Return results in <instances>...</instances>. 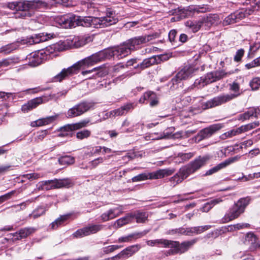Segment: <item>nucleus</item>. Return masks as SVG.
I'll return each mask as SVG.
<instances>
[{
	"label": "nucleus",
	"instance_id": "f257e3e1",
	"mask_svg": "<svg viewBox=\"0 0 260 260\" xmlns=\"http://www.w3.org/2000/svg\"><path fill=\"white\" fill-rule=\"evenodd\" d=\"M131 51V48L125 41L119 46L100 51L78 61L68 68L63 69L53 77V80L54 82H61L73 75L77 74L83 67L92 66L98 62L110 59L112 57L122 58L130 54Z\"/></svg>",
	"mask_w": 260,
	"mask_h": 260
},
{
	"label": "nucleus",
	"instance_id": "f03ea898",
	"mask_svg": "<svg viewBox=\"0 0 260 260\" xmlns=\"http://www.w3.org/2000/svg\"><path fill=\"white\" fill-rule=\"evenodd\" d=\"M46 6V3L40 0L20 1L7 4V7L9 9L20 12L17 14L16 17L21 18L31 17L34 15V10L44 8Z\"/></svg>",
	"mask_w": 260,
	"mask_h": 260
},
{
	"label": "nucleus",
	"instance_id": "7ed1b4c3",
	"mask_svg": "<svg viewBox=\"0 0 260 260\" xmlns=\"http://www.w3.org/2000/svg\"><path fill=\"white\" fill-rule=\"evenodd\" d=\"M117 21L118 19L115 17V13L109 11L105 16L101 17L76 16L75 23H77V26L103 28L114 24Z\"/></svg>",
	"mask_w": 260,
	"mask_h": 260
},
{
	"label": "nucleus",
	"instance_id": "20e7f679",
	"mask_svg": "<svg viewBox=\"0 0 260 260\" xmlns=\"http://www.w3.org/2000/svg\"><path fill=\"white\" fill-rule=\"evenodd\" d=\"M230 90L233 91V93L222 94L216 96L212 99L202 104V109L206 110L217 106H220L232 100L237 98L241 94L239 84L237 82H233L229 84Z\"/></svg>",
	"mask_w": 260,
	"mask_h": 260
},
{
	"label": "nucleus",
	"instance_id": "39448f33",
	"mask_svg": "<svg viewBox=\"0 0 260 260\" xmlns=\"http://www.w3.org/2000/svg\"><path fill=\"white\" fill-rule=\"evenodd\" d=\"M250 203L248 198H241L231 208L224 217L225 222L231 221L238 218L244 213L246 207Z\"/></svg>",
	"mask_w": 260,
	"mask_h": 260
},
{
	"label": "nucleus",
	"instance_id": "423d86ee",
	"mask_svg": "<svg viewBox=\"0 0 260 260\" xmlns=\"http://www.w3.org/2000/svg\"><path fill=\"white\" fill-rule=\"evenodd\" d=\"M210 158V157L209 155H205L203 156H199L186 166L182 167L183 171L185 172L186 174L189 176L190 174L194 173L205 166Z\"/></svg>",
	"mask_w": 260,
	"mask_h": 260
},
{
	"label": "nucleus",
	"instance_id": "0eeeda50",
	"mask_svg": "<svg viewBox=\"0 0 260 260\" xmlns=\"http://www.w3.org/2000/svg\"><path fill=\"white\" fill-rule=\"evenodd\" d=\"M89 120H84L79 122L68 124L60 127L58 132L60 133L58 136L60 137H72L74 135V131L83 128L87 126Z\"/></svg>",
	"mask_w": 260,
	"mask_h": 260
},
{
	"label": "nucleus",
	"instance_id": "6e6552de",
	"mask_svg": "<svg viewBox=\"0 0 260 260\" xmlns=\"http://www.w3.org/2000/svg\"><path fill=\"white\" fill-rule=\"evenodd\" d=\"M94 106V103L92 102H81L69 109L67 112V116L68 118H72L80 116L90 109H93Z\"/></svg>",
	"mask_w": 260,
	"mask_h": 260
},
{
	"label": "nucleus",
	"instance_id": "1a4fd4ad",
	"mask_svg": "<svg viewBox=\"0 0 260 260\" xmlns=\"http://www.w3.org/2000/svg\"><path fill=\"white\" fill-rule=\"evenodd\" d=\"M158 37L159 35L157 33H154L151 35L133 38L127 40L126 42L129 47L131 48V50L133 51L139 48L141 45L151 41Z\"/></svg>",
	"mask_w": 260,
	"mask_h": 260
},
{
	"label": "nucleus",
	"instance_id": "9d476101",
	"mask_svg": "<svg viewBox=\"0 0 260 260\" xmlns=\"http://www.w3.org/2000/svg\"><path fill=\"white\" fill-rule=\"evenodd\" d=\"M231 74V73L225 72L223 70L216 71L215 72H210L208 73L204 78H201L200 81L198 82V84H200L202 82V86H204L205 85L211 83L223 78H224ZM195 84H198L197 80H196Z\"/></svg>",
	"mask_w": 260,
	"mask_h": 260
},
{
	"label": "nucleus",
	"instance_id": "9b49d317",
	"mask_svg": "<svg viewBox=\"0 0 260 260\" xmlns=\"http://www.w3.org/2000/svg\"><path fill=\"white\" fill-rule=\"evenodd\" d=\"M222 127L223 125L221 123L211 125L200 131L196 137V140L200 142L204 139L209 138Z\"/></svg>",
	"mask_w": 260,
	"mask_h": 260
},
{
	"label": "nucleus",
	"instance_id": "f8f14e48",
	"mask_svg": "<svg viewBox=\"0 0 260 260\" xmlns=\"http://www.w3.org/2000/svg\"><path fill=\"white\" fill-rule=\"evenodd\" d=\"M102 228V225L90 224L86 227L78 230L73 234V236L76 238L87 236L101 231Z\"/></svg>",
	"mask_w": 260,
	"mask_h": 260
},
{
	"label": "nucleus",
	"instance_id": "ddd939ff",
	"mask_svg": "<svg viewBox=\"0 0 260 260\" xmlns=\"http://www.w3.org/2000/svg\"><path fill=\"white\" fill-rule=\"evenodd\" d=\"M76 16L73 14H67L56 18V22L64 28H72L77 26L75 23Z\"/></svg>",
	"mask_w": 260,
	"mask_h": 260
},
{
	"label": "nucleus",
	"instance_id": "4468645a",
	"mask_svg": "<svg viewBox=\"0 0 260 260\" xmlns=\"http://www.w3.org/2000/svg\"><path fill=\"white\" fill-rule=\"evenodd\" d=\"M198 239L194 238L189 241H186L180 243L178 241L171 240L170 247L177 248L178 253L182 254L187 251L197 241Z\"/></svg>",
	"mask_w": 260,
	"mask_h": 260
},
{
	"label": "nucleus",
	"instance_id": "2eb2a0df",
	"mask_svg": "<svg viewBox=\"0 0 260 260\" xmlns=\"http://www.w3.org/2000/svg\"><path fill=\"white\" fill-rule=\"evenodd\" d=\"M63 186L62 181L57 180H50L39 182L37 184V189L41 190H50L54 188H58Z\"/></svg>",
	"mask_w": 260,
	"mask_h": 260
},
{
	"label": "nucleus",
	"instance_id": "dca6fc26",
	"mask_svg": "<svg viewBox=\"0 0 260 260\" xmlns=\"http://www.w3.org/2000/svg\"><path fill=\"white\" fill-rule=\"evenodd\" d=\"M198 70L191 66H186L182 69L176 75L173 80L176 82L186 79L193 76V74Z\"/></svg>",
	"mask_w": 260,
	"mask_h": 260
},
{
	"label": "nucleus",
	"instance_id": "f3484780",
	"mask_svg": "<svg viewBox=\"0 0 260 260\" xmlns=\"http://www.w3.org/2000/svg\"><path fill=\"white\" fill-rule=\"evenodd\" d=\"M240 157L239 156L237 155L234 157H230L226 159L224 161L221 162V163L218 164L217 166L207 171L206 173L205 174V175L209 176L217 172L221 169H223L227 167L228 166L230 165V164L238 160Z\"/></svg>",
	"mask_w": 260,
	"mask_h": 260
},
{
	"label": "nucleus",
	"instance_id": "a211bd4d",
	"mask_svg": "<svg viewBox=\"0 0 260 260\" xmlns=\"http://www.w3.org/2000/svg\"><path fill=\"white\" fill-rule=\"evenodd\" d=\"M134 108L132 103H127L119 108L110 111L107 113L106 115L109 118H114L126 114L129 111Z\"/></svg>",
	"mask_w": 260,
	"mask_h": 260
},
{
	"label": "nucleus",
	"instance_id": "6ab92c4d",
	"mask_svg": "<svg viewBox=\"0 0 260 260\" xmlns=\"http://www.w3.org/2000/svg\"><path fill=\"white\" fill-rule=\"evenodd\" d=\"M46 97L45 96L38 97L29 101L27 103L22 105L21 110L24 112H28L29 111L37 108L39 105L43 103Z\"/></svg>",
	"mask_w": 260,
	"mask_h": 260
},
{
	"label": "nucleus",
	"instance_id": "aec40b11",
	"mask_svg": "<svg viewBox=\"0 0 260 260\" xmlns=\"http://www.w3.org/2000/svg\"><path fill=\"white\" fill-rule=\"evenodd\" d=\"M141 248V245L138 244L129 246L126 247L119 253H118L120 259L128 258L132 256L135 253L139 251Z\"/></svg>",
	"mask_w": 260,
	"mask_h": 260
},
{
	"label": "nucleus",
	"instance_id": "412c9836",
	"mask_svg": "<svg viewBox=\"0 0 260 260\" xmlns=\"http://www.w3.org/2000/svg\"><path fill=\"white\" fill-rule=\"evenodd\" d=\"M246 17L245 14L243 12H236L226 17L222 21L224 26H227L238 22Z\"/></svg>",
	"mask_w": 260,
	"mask_h": 260
},
{
	"label": "nucleus",
	"instance_id": "4be33fe9",
	"mask_svg": "<svg viewBox=\"0 0 260 260\" xmlns=\"http://www.w3.org/2000/svg\"><path fill=\"white\" fill-rule=\"evenodd\" d=\"M245 243L249 246L251 250H254L257 248L260 249V242L253 233L249 232L246 234Z\"/></svg>",
	"mask_w": 260,
	"mask_h": 260
},
{
	"label": "nucleus",
	"instance_id": "5701e85b",
	"mask_svg": "<svg viewBox=\"0 0 260 260\" xmlns=\"http://www.w3.org/2000/svg\"><path fill=\"white\" fill-rule=\"evenodd\" d=\"M145 101L149 102V105L151 107L157 106L159 102L156 94L150 91L145 92L143 96L139 100L140 103H144Z\"/></svg>",
	"mask_w": 260,
	"mask_h": 260
},
{
	"label": "nucleus",
	"instance_id": "b1692460",
	"mask_svg": "<svg viewBox=\"0 0 260 260\" xmlns=\"http://www.w3.org/2000/svg\"><path fill=\"white\" fill-rule=\"evenodd\" d=\"M208 8L204 6H191L188 7L187 9L181 10V14H182V17H187L190 15L192 12L205 13L207 11Z\"/></svg>",
	"mask_w": 260,
	"mask_h": 260
},
{
	"label": "nucleus",
	"instance_id": "393cba45",
	"mask_svg": "<svg viewBox=\"0 0 260 260\" xmlns=\"http://www.w3.org/2000/svg\"><path fill=\"white\" fill-rule=\"evenodd\" d=\"M245 4L248 6L244 13L246 16L260 10V0H246Z\"/></svg>",
	"mask_w": 260,
	"mask_h": 260
},
{
	"label": "nucleus",
	"instance_id": "a878e982",
	"mask_svg": "<svg viewBox=\"0 0 260 260\" xmlns=\"http://www.w3.org/2000/svg\"><path fill=\"white\" fill-rule=\"evenodd\" d=\"M36 229L32 227H27L20 229L18 232L13 234L15 240H19L25 238L34 233Z\"/></svg>",
	"mask_w": 260,
	"mask_h": 260
},
{
	"label": "nucleus",
	"instance_id": "bb28decb",
	"mask_svg": "<svg viewBox=\"0 0 260 260\" xmlns=\"http://www.w3.org/2000/svg\"><path fill=\"white\" fill-rule=\"evenodd\" d=\"M188 176L186 174L185 172L183 171V169L181 168L179 169L177 173L169 179V181L171 185L174 187L178 184L181 183Z\"/></svg>",
	"mask_w": 260,
	"mask_h": 260
},
{
	"label": "nucleus",
	"instance_id": "cd10ccee",
	"mask_svg": "<svg viewBox=\"0 0 260 260\" xmlns=\"http://www.w3.org/2000/svg\"><path fill=\"white\" fill-rule=\"evenodd\" d=\"M147 231H144L141 232L132 233L125 236L120 237L118 239L117 242H130L132 241V239H137L138 238H140L143 236H145L147 233Z\"/></svg>",
	"mask_w": 260,
	"mask_h": 260
},
{
	"label": "nucleus",
	"instance_id": "c85d7f7f",
	"mask_svg": "<svg viewBox=\"0 0 260 260\" xmlns=\"http://www.w3.org/2000/svg\"><path fill=\"white\" fill-rule=\"evenodd\" d=\"M200 20L202 25L205 24L206 26L209 27L213 24L217 23L218 22L219 18L217 15L210 14L204 16Z\"/></svg>",
	"mask_w": 260,
	"mask_h": 260
},
{
	"label": "nucleus",
	"instance_id": "c756f323",
	"mask_svg": "<svg viewBox=\"0 0 260 260\" xmlns=\"http://www.w3.org/2000/svg\"><path fill=\"white\" fill-rule=\"evenodd\" d=\"M175 171L173 168H166L159 169L155 172H153V179L162 178L173 174Z\"/></svg>",
	"mask_w": 260,
	"mask_h": 260
},
{
	"label": "nucleus",
	"instance_id": "7c9ffc66",
	"mask_svg": "<svg viewBox=\"0 0 260 260\" xmlns=\"http://www.w3.org/2000/svg\"><path fill=\"white\" fill-rule=\"evenodd\" d=\"M55 116H48L43 118H40L31 123V126H41L43 125H48L52 123L56 119Z\"/></svg>",
	"mask_w": 260,
	"mask_h": 260
},
{
	"label": "nucleus",
	"instance_id": "2f4dec72",
	"mask_svg": "<svg viewBox=\"0 0 260 260\" xmlns=\"http://www.w3.org/2000/svg\"><path fill=\"white\" fill-rule=\"evenodd\" d=\"M42 53L35 52L29 55V64L32 67H37L42 63L43 59L41 57Z\"/></svg>",
	"mask_w": 260,
	"mask_h": 260
},
{
	"label": "nucleus",
	"instance_id": "473e14b6",
	"mask_svg": "<svg viewBox=\"0 0 260 260\" xmlns=\"http://www.w3.org/2000/svg\"><path fill=\"white\" fill-rule=\"evenodd\" d=\"M171 240L164 239H159L155 240H150L146 241L147 245L150 246H159L161 245L164 247L167 248L170 247Z\"/></svg>",
	"mask_w": 260,
	"mask_h": 260
},
{
	"label": "nucleus",
	"instance_id": "72a5a7b5",
	"mask_svg": "<svg viewBox=\"0 0 260 260\" xmlns=\"http://www.w3.org/2000/svg\"><path fill=\"white\" fill-rule=\"evenodd\" d=\"M133 222V213L127 214L124 217L117 219L115 223V225L117 228H120L126 224Z\"/></svg>",
	"mask_w": 260,
	"mask_h": 260
},
{
	"label": "nucleus",
	"instance_id": "f704fd0d",
	"mask_svg": "<svg viewBox=\"0 0 260 260\" xmlns=\"http://www.w3.org/2000/svg\"><path fill=\"white\" fill-rule=\"evenodd\" d=\"M185 25L193 32H197L202 26L200 19L196 21L188 20L185 23Z\"/></svg>",
	"mask_w": 260,
	"mask_h": 260
},
{
	"label": "nucleus",
	"instance_id": "c9c22d12",
	"mask_svg": "<svg viewBox=\"0 0 260 260\" xmlns=\"http://www.w3.org/2000/svg\"><path fill=\"white\" fill-rule=\"evenodd\" d=\"M148 179H153V172H145L132 178L133 182L144 181Z\"/></svg>",
	"mask_w": 260,
	"mask_h": 260
},
{
	"label": "nucleus",
	"instance_id": "e433bc0d",
	"mask_svg": "<svg viewBox=\"0 0 260 260\" xmlns=\"http://www.w3.org/2000/svg\"><path fill=\"white\" fill-rule=\"evenodd\" d=\"M19 62V58L18 57H9L0 60L1 68L7 67L14 66Z\"/></svg>",
	"mask_w": 260,
	"mask_h": 260
},
{
	"label": "nucleus",
	"instance_id": "4c0bfd02",
	"mask_svg": "<svg viewBox=\"0 0 260 260\" xmlns=\"http://www.w3.org/2000/svg\"><path fill=\"white\" fill-rule=\"evenodd\" d=\"M135 218L137 223H145L148 218V214L146 212H138L133 213V220Z\"/></svg>",
	"mask_w": 260,
	"mask_h": 260
},
{
	"label": "nucleus",
	"instance_id": "58836bf2",
	"mask_svg": "<svg viewBox=\"0 0 260 260\" xmlns=\"http://www.w3.org/2000/svg\"><path fill=\"white\" fill-rule=\"evenodd\" d=\"M222 200L220 198H217L213 199L209 202L205 204L202 208L203 212H208L214 206L221 203Z\"/></svg>",
	"mask_w": 260,
	"mask_h": 260
},
{
	"label": "nucleus",
	"instance_id": "ea45409f",
	"mask_svg": "<svg viewBox=\"0 0 260 260\" xmlns=\"http://www.w3.org/2000/svg\"><path fill=\"white\" fill-rule=\"evenodd\" d=\"M118 215L113 208L109 209L107 212L104 213L101 215V219L103 221H107L113 219Z\"/></svg>",
	"mask_w": 260,
	"mask_h": 260
},
{
	"label": "nucleus",
	"instance_id": "a19ab883",
	"mask_svg": "<svg viewBox=\"0 0 260 260\" xmlns=\"http://www.w3.org/2000/svg\"><path fill=\"white\" fill-rule=\"evenodd\" d=\"M211 228V225H207L204 226H198L194 227H190L191 236L193 234H200L204 232V231L208 230Z\"/></svg>",
	"mask_w": 260,
	"mask_h": 260
},
{
	"label": "nucleus",
	"instance_id": "79ce46f5",
	"mask_svg": "<svg viewBox=\"0 0 260 260\" xmlns=\"http://www.w3.org/2000/svg\"><path fill=\"white\" fill-rule=\"evenodd\" d=\"M45 212V208L42 206H39L35 209L33 212L29 215V217H32L34 219H36L41 215L44 214Z\"/></svg>",
	"mask_w": 260,
	"mask_h": 260
},
{
	"label": "nucleus",
	"instance_id": "37998d69",
	"mask_svg": "<svg viewBox=\"0 0 260 260\" xmlns=\"http://www.w3.org/2000/svg\"><path fill=\"white\" fill-rule=\"evenodd\" d=\"M68 218V216L67 215L60 216L50 224V227L52 229H55L57 228L60 225L62 224L66 220H67Z\"/></svg>",
	"mask_w": 260,
	"mask_h": 260
},
{
	"label": "nucleus",
	"instance_id": "c03bdc74",
	"mask_svg": "<svg viewBox=\"0 0 260 260\" xmlns=\"http://www.w3.org/2000/svg\"><path fill=\"white\" fill-rule=\"evenodd\" d=\"M58 162L61 165H72L74 163V158L71 156L66 155L60 157L58 160Z\"/></svg>",
	"mask_w": 260,
	"mask_h": 260
},
{
	"label": "nucleus",
	"instance_id": "a18cd8bd",
	"mask_svg": "<svg viewBox=\"0 0 260 260\" xmlns=\"http://www.w3.org/2000/svg\"><path fill=\"white\" fill-rule=\"evenodd\" d=\"M157 63L156 58L154 55L151 57L144 59L141 63L140 66L141 68L145 69Z\"/></svg>",
	"mask_w": 260,
	"mask_h": 260
},
{
	"label": "nucleus",
	"instance_id": "49530a36",
	"mask_svg": "<svg viewBox=\"0 0 260 260\" xmlns=\"http://www.w3.org/2000/svg\"><path fill=\"white\" fill-rule=\"evenodd\" d=\"M16 45L14 44H10L2 47L0 48V52L5 54L11 53L16 49Z\"/></svg>",
	"mask_w": 260,
	"mask_h": 260
},
{
	"label": "nucleus",
	"instance_id": "de8ad7c7",
	"mask_svg": "<svg viewBox=\"0 0 260 260\" xmlns=\"http://www.w3.org/2000/svg\"><path fill=\"white\" fill-rule=\"evenodd\" d=\"M121 245H112L105 247L102 248V251L103 254H108L113 251L121 248Z\"/></svg>",
	"mask_w": 260,
	"mask_h": 260
},
{
	"label": "nucleus",
	"instance_id": "09e8293b",
	"mask_svg": "<svg viewBox=\"0 0 260 260\" xmlns=\"http://www.w3.org/2000/svg\"><path fill=\"white\" fill-rule=\"evenodd\" d=\"M91 135V132L88 129H84L78 132L76 134V137L79 140L88 138Z\"/></svg>",
	"mask_w": 260,
	"mask_h": 260
},
{
	"label": "nucleus",
	"instance_id": "8fccbe9b",
	"mask_svg": "<svg viewBox=\"0 0 260 260\" xmlns=\"http://www.w3.org/2000/svg\"><path fill=\"white\" fill-rule=\"evenodd\" d=\"M253 112H252L251 109H249L247 111L243 114L239 115L238 119L240 120L244 121L249 119L250 117L253 116Z\"/></svg>",
	"mask_w": 260,
	"mask_h": 260
},
{
	"label": "nucleus",
	"instance_id": "3c124183",
	"mask_svg": "<svg viewBox=\"0 0 260 260\" xmlns=\"http://www.w3.org/2000/svg\"><path fill=\"white\" fill-rule=\"evenodd\" d=\"M260 48V42H255L251 45L249 47L248 56L254 54Z\"/></svg>",
	"mask_w": 260,
	"mask_h": 260
},
{
	"label": "nucleus",
	"instance_id": "603ef678",
	"mask_svg": "<svg viewBox=\"0 0 260 260\" xmlns=\"http://www.w3.org/2000/svg\"><path fill=\"white\" fill-rule=\"evenodd\" d=\"M250 86L253 90L258 89L260 86V79L258 78H253L250 82Z\"/></svg>",
	"mask_w": 260,
	"mask_h": 260
},
{
	"label": "nucleus",
	"instance_id": "864d4df0",
	"mask_svg": "<svg viewBox=\"0 0 260 260\" xmlns=\"http://www.w3.org/2000/svg\"><path fill=\"white\" fill-rule=\"evenodd\" d=\"M241 133L239 128L231 130L223 135V137L225 136L226 138H231L233 136L239 135Z\"/></svg>",
	"mask_w": 260,
	"mask_h": 260
},
{
	"label": "nucleus",
	"instance_id": "5fc2aeb1",
	"mask_svg": "<svg viewBox=\"0 0 260 260\" xmlns=\"http://www.w3.org/2000/svg\"><path fill=\"white\" fill-rule=\"evenodd\" d=\"M154 56L155 58H156V63L159 64L161 62L168 60L170 56L167 54H165L154 55Z\"/></svg>",
	"mask_w": 260,
	"mask_h": 260
},
{
	"label": "nucleus",
	"instance_id": "6e6d98bb",
	"mask_svg": "<svg viewBox=\"0 0 260 260\" xmlns=\"http://www.w3.org/2000/svg\"><path fill=\"white\" fill-rule=\"evenodd\" d=\"M245 51L243 49H240L236 52V54L234 57V60L236 62L241 61L242 57L244 54Z\"/></svg>",
	"mask_w": 260,
	"mask_h": 260
},
{
	"label": "nucleus",
	"instance_id": "4d7b16f0",
	"mask_svg": "<svg viewBox=\"0 0 260 260\" xmlns=\"http://www.w3.org/2000/svg\"><path fill=\"white\" fill-rule=\"evenodd\" d=\"M47 135V131H41L38 132L37 136L35 137V141L39 143L42 141Z\"/></svg>",
	"mask_w": 260,
	"mask_h": 260
},
{
	"label": "nucleus",
	"instance_id": "13d9d810",
	"mask_svg": "<svg viewBox=\"0 0 260 260\" xmlns=\"http://www.w3.org/2000/svg\"><path fill=\"white\" fill-rule=\"evenodd\" d=\"M15 192V190H12L4 195L0 196V204L10 199Z\"/></svg>",
	"mask_w": 260,
	"mask_h": 260
},
{
	"label": "nucleus",
	"instance_id": "bf43d9fd",
	"mask_svg": "<svg viewBox=\"0 0 260 260\" xmlns=\"http://www.w3.org/2000/svg\"><path fill=\"white\" fill-rule=\"evenodd\" d=\"M178 233L180 235H184L186 236H191V231H190V228H178Z\"/></svg>",
	"mask_w": 260,
	"mask_h": 260
},
{
	"label": "nucleus",
	"instance_id": "052dcab7",
	"mask_svg": "<svg viewBox=\"0 0 260 260\" xmlns=\"http://www.w3.org/2000/svg\"><path fill=\"white\" fill-rule=\"evenodd\" d=\"M133 75H134V73L132 72H126L125 74H123V75L119 76L117 77V78H115L113 81L115 82H117V81H121L123 79H125L126 77H130L132 76Z\"/></svg>",
	"mask_w": 260,
	"mask_h": 260
},
{
	"label": "nucleus",
	"instance_id": "680f3d73",
	"mask_svg": "<svg viewBox=\"0 0 260 260\" xmlns=\"http://www.w3.org/2000/svg\"><path fill=\"white\" fill-rule=\"evenodd\" d=\"M53 34L51 35V34H46V35L45 36L44 35V34H39V41H36L35 42V43H38L40 42H44V41H47L48 39H50L51 38L53 37Z\"/></svg>",
	"mask_w": 260,
	"mask_h": 260
},
{
	"label": "nucleus",
	"instance_id": "e2e57ef3",
	"mask_svg": "<svg viewBox=\"0 0 260 260\" xmlns=\"http://www.w3.org/2000/svg\"><path fill=\"white\" fill-rule=\"evenodd\" d=\"M260 66L259 62H258L257 58L254 59L250 63H247L245 65V67L247 69H250L252 68Z\"/></svg>",
	"mask_w": 260,
	"mask_h": 260
},
{
	"label": "nucleus",
	"instance_id": "0e129e2a",
	"mask_svg": "<svg viewBox=\"0 0 260 260\" xmlns=\"http://www.w3.org/2000/svg\"><path fill=\"white\" fill-rule=\"evenodd\" d=\"M104 161V158L102 157H98L90 162V164L92 168H95L98 165L102 163Z\"/></svg>",
	"mask_w": 260,
	"mask_h": 260
},
{
	"label": "nucleus",
	"instance_id": "69168bd1",
	"mask_svg": "<svg viewBox=\"0 0 260 260\" xmlns=\"http://www.w3.org/2000/svg\"><path fill=\"white\" fill-rule=\"evenodd\" d=\"M13 95L12 92H6L4 91H0V99L2 101L7 100L8 99L10 98Z\"/></svg>",
	"mask_w": 260,
	"mask_h": 260
},
{
	"label": "nucleus",
	"instance_id": "338daca9",
	"mask_svg": "<svg viewBox=\"0 0 260 260\" xmlns=\"http://www.w3.org/2000/svg\"><path fill=\"white\" fill-rule=\"evenodd\" d=\"M176 35H177V31L174 29H172V30H170V31L169 32V35H168V37H169V39L170 41L172 43L175 42V38H176Z\"/></svg>",
	"mask_w": 260,
	"mask_h": 260
},
{
	"label": "nucleus",
	"instance_id": "774afa93",
	"mask_svg": "<svg viewBox=\"0 0 260 260\" xmlns=\"http://www.w3.org/2000/svg\"><path fill=\"white\" fill-rule=\"evenodd\" d=\"M87 8L88 13L89 14H93L96 10L95 8V4L90 3L87 4Z\"/></svg>",
	"mask_w": 260,
	"mask_h": 260
}]
</instances>
